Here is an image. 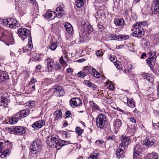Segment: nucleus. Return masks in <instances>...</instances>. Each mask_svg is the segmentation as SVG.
I'll use <instances>...</instances> for the list:
<instances>
[{"label": "nucleus", "mask_w": 159, "mask_h": 159, "mask_svg": "<svg viewBox=\"0 0 159 159\" xmlns=\"http://www.w3.org/2000/svg\"><path fill=\"white\" fill-rule=\"evenodd\" d=\"M40 141L39 140L33 141L30 146L31 151L34 154H36L40 151L41 146Z\"/></svg>", "instance_id": "4"}, {"label": "nucleus", "mask_w": 159, "mask_h": 159, "mask_svg": "<svg viewBox=\"0 0 159 159\" xmlns=\"http://www.w3.org/2000/svg\"><path fill=\"white\" fill-rule=\"evenodd\" d=\"M83 130L81 129L79 127H76L75 128V131L79 135H81L83 133Z\"/></svg>", "instance_id": "47"}, {"label": "nucleus", "mask_w": 159, "mask_h": 159, "mask_svg": "<svg viewBox=\"0 0 159 159\" xmlns=\"http://www.w3.org/2000/svg\"><path fill=\"white\" fill-rule=\"evenodd\" d=\"M119 39L121 40H125L128 39L129 38V36L128 35L121 34L118 35Z\"/></svg>", "instance_id": "46"}, {"label": "nucleus", "mask_w": 159, "mask_h": 159, "mask_svg": "<svg viewBox=\"0 0 159 159\" xmlns=\"http://www.w3.org/2000/svg\"><path fill=\"white\" fill-rule=\"evenodd\" d=\"M127 99L128 106L132 108L134 107L135 106V105L133 99L132 98H129L128 97H127Z\"/></svg>", "instance_id": "31"}, {"label": "nucleus", "mask_w": 159, "mask_h": 159, "mask_svg": "<svg viewBox=\"0 0 159 159\" xmlns=\"http://www.w3.org/2000/svg\"><path fill=\"white\" fill-rule=\"evenodd\" d=\"M9 20L8 27L11 28H15L18 27L19 24V22L16 20L12 18H9Z\"/></svg>", "instance_id": "15"}, {"label": "nucleus", "mask_w": 159, "mask_h": 159, "mask_svg": "<svg viewBox=\"0 0 159 159\" xmlns=\"http://www.w3.org/2000/svg\"><path fill=\"white\" fill-rule=\"evenodd\" d=\"M133 27L134 28V29H132V30L134 31L132 33L133 36L136 37H140L144 34V31L143 29L141 28L140 22H137L133 25Z\"/></svg>", "instance_id": "3"}, {"label": "nucleus", "mask_w": 159, "mask_h": 159, "mask_svg": "<svg viewBox=\"0 0 159 159\" xmlns=\"http://www.w3.org/2000/svg\"><path fill=\"white\" fill-rule=\"evenodd\" d=\"M45 124V122L44 120H40L33 123L32 125V126L34 128L39 129L43 126Z\"/></svg>", "instance_id": "18"}, {"label": "nucleus", "mask_w": 159, "mask_h": 159, "mask_svg": "<svg viewBox=\"0 0 159 159\" xmlns=\"http://www.w3.org/2000/svg\"><path fill=\"white\" fill-rule=\"evenodd\" d=\"M99 117V115L98 117L96 118V123L97 125L99 128V119H98V118Z\"/></svg>", "instance_id": "57"}, {"label": "nucleus", "mask_w": 159, "mask_h": 159, "mask_svg": "<svg viewBox=\"0 0 159 159\" xmlns=\"http://www.w3.org/2000/svg\"><path fill=\"white\" fill-rule=\"evenodd\" d=\"M65 143H66V141H63L60 142V141L58 140L57 139V141H56L53 147H55L57 149H59L64 145L66 144Z\"/></svg>", "instance_id": "24"}, {"label": "nucleus", "mask_w": 159, "mask_h": 159, "mask_svg": "<svg viewBox=\"0 0 159 159\" xmlns=\"http://www.w3.org/2000/svg\"><path fill=\"white\" fill-rule=\"evenodd\" d=\"M5 143V142L3 140L0 141V152H2V149L3 148L4 146L3 144Z\"/></svg>", "instance_id": "50"}, {"label": "nucleus", "mask_w": 159, "mask_h": 159, "mask_svg": "<svg viewBox=\"0 0 159 159\" xmlns=\"http://www.w3.org/2000/svg\"><path fill=\"white\" fill-rule=\"evenodd\" d=\"M26 106H28L30 108H32L34 106V101L30 100L26 103Z\"/></svg>", "instance_id": "45"}, {"label": "nucleus", "mask_w": 159, "mask_h": 159, "mask_svg": "<svg viewBox=\"0 0 159 159\" xmlns=\"http://www.w3.org/2000/svg\"><path fill=\"white\" fill-rule=\"evenodd\" d=\"M33 47V46L30 44L27 45L25 47L23 48L24 52H25L26 51L30 50Z\"/></svg>", "instance_id": "44"}, {"label": "nucleus", "mask_w": 159, "mask_h": 159, "mask_svg": "<svg viewBox=\"0 0 159 159\" xmlns=\"http://www.w3.org/2000/svg\"><path fill=\"white\" fill-rule=\"evenodd\" d=\"M34 60L37 61H40V58H39V56L36 55L34 57Z\"/></svg>", "instance_id": "63"}, {"label": "nucleus", "mask_w": 159, "mask_h": 159, "mask_svg": "<svg viewBox=\"0 0 159 159\" xmlns=\"http://www.w3.org/2000/svg\"><path fill=\"white\" fill-rule=\"evenodd\" d=\"M54 119L58 120L59 118L62 117V113L60 110H57L54 113Z\"/></svg>", "instance_id": "28"}, {"label": "nucleus", "mask_w": 159, "mask_h": 159, "mask_svg": "<svg viewBox=\"0 0 159 159\" xmlns=\"http://www.w3.org/2000/svg\"><path fill=\"white\" fill-rule=\"evenodd\" d=\"M93 29L91 25L89 24H85L82 28L81 33L80 34V41L84 42L88 39V35L93 31Z\"/></svg>", "instance_id": "1"}, {"label": "nucleus", "mask_w": 159, "mask_h": 159, "mask_svg": "<svg viewBox=\"0 0 159 159\" xmlns=\"http://www.w3.org/2000/svg\"><path fill=\"white\" fill-rule=\"evenodd\" d=\"M109 59L111 61L113 62L116 61H117L116 58L115 56H111L109 57Z\"/></svg>", "instance_id": "54"}, {"label": "nucleus", "mask_w": 159, "mask_h": 159, "mask_svg": "<svg viewBox=\"0 0 159 159\" xmlns=\"http://www.w3.org/2000/svg\"><path fill=\"white\" fill-rule=\"evenodd\" d=\"M149 57L148 58L156 59V56L155 52L150 51L148 54Z\"/></svg>", "instance_id": "38"}, {"label": "nucleus", "mask_w": 159, "mask_h": 159, "mask_svg": "<svg viewBox=\"0 0 159 159\" xmlns=\"http://www.w3.org/2000/svg\"><path fill=\"white\" fill-rule=\"evenodd\" d=\"M130 121L132 122L133 123H136V121L135 119V118L134 117H131L130 118Z\"/></svg>", "instance_id": "62"}, {"label": "nucleus", "mask_w": 159, "mask_h": 159, "mask_svg": "<svg viewBox=\"0 0 159 159\" xmlns=\"http://www.w3.org/2000/svg\"><path fill=\"white\" fill-rule=\"evenodd\" d=\"M18 33L19 36L21 38H23V39H25V37L30 36L29 30L25 28L19 29L18 30Z\"/></svg>", "instance_id": "7"}, {"label": "nucleus", "mask_w": 159, "mask_h": 159, "mask_svg": "<svg viewBox=\"0 0 159 159\" xmlns=\"http://www.w3.org/2000/svg\"><path fill=\"white\" fill-rule=\"evenodd\" d=\"M13 133L18 135H21L25 133L26 130L22 126L15 127L13 130Z\"/></svg>", "instance_id": "13"}, {"label": "nucleus", "mask_w": 159, "mask_h": 159, "mask_svg": "<svg viewBox=\"0 0 159 159\" xmlns=\"http://www.w3.org/2000/svg\"><path fill=\"white\" fill-rule=\"evenodd\" d=\"M11 151L8 149H6L3 152H0V157L2 158H5L7 155H9L11 153Z\"/></svg>", "instance_id": "30"}, {"label": "nucleus", "mask_w": 159, "mask_h": 159, "mask_svg": "<svg viewBox=\"0 0 159 159\" xmlns=\"http://www.w3.org/2000/svg\"><path fill=\"white\" fill-rule=\"evenodd\" d=\"M93 110L99 111V107L96 104H94L93 106Z\"/></svg>", "instance_id": "56"}, {"label": "nucleus", "mask_w": 159, "mask_h": 159, "mask_svg": "<svg viewBox=\"0 0 159 159\" xmlns=\"http://www.w3.org/2000/svg\"><path fill=\"white\" fill-rule=\"evenodd\" d=\"M1 38L6 45L9 46L14 43V40L12 34L7 30L2 33Z\"/></svg>", "instance_id": "2"}, {"label": "nucleus", "mask_w": 159, "mask_h": 159, "mask_svg": "<svg viewBox=\"0 0 159 159\" xmlns=\"http://www.w3.org/2000/svg\"><path fill=\"white\" fill-rule=\"evenodd\" d=\"M145 78L148 81L150 82L151 83H152L153 81V79L151 77H150L149 76V74H147L146 75Z\"/></svg>", "instance_id": "49"}, {"label": "nucleus", "mask_w": 159, "mask_h": 159, "mask_svg": "<svg viewBox=\"0 0 159 159\" xmlns=\"http://www.w3.org/2000/svg\"><path fill=\"white\" fill-rule=\"evenodd\" d=\"M109 38L110 40H116L119 39L118 36L116 34H113L110 35Z\"/></svg>", "instance_id": "42"}, {"label": "nucleus", "mask_w": 159, "mask_h": 159, "mask_svg": "<svg viewBox=\"0 0 159 159\" xmlns=\"http://www.w3.org/2000/svg\"><path fill=\"white\" fill-rule=\"evenodd\" d=\"M52 14L51 12H46L44 15V16L47 19H48L52 17Z\"/></svg>", "instance_id": "48"}, {"label": "nucleus", "mask_w": 159, "mask_h": 159, "mask_svg": "<svg viewBox=\"0 0 159 159\" xmlns=\"http://www.w3.org/2000/svg\"><path fill=\"white\" fill-rule=\"evenodd\" d=\"M114 64L116 68L119 70H122V66L120 62L118 61H116L114 62Z\"/></svg>", "instance_id": "36"}, {"label": "nucleus", "mask_w": 159, "mask_h": 159, "mask_svg": "<svg viewBox=\"0 0 159 159\" xmlns=\"http://www.w3.org/2000/svg\"><path fill=\"white\" fill-rule=\"evenodd\" d=\"M9 77L6 73H2L0 75V82H2L8 80Z\"/></svg>", "instance_id": "33"}, {"label": "nucleus", "mask_w": 159, "mask_h": 159, "mask_svg": "<svg viewBox=\"0 0 159 159\" xmlns=\"http://www.w3.org/2000/svg\"><path fill=\"white\" fill-rule=\"evenodd\" d=\"M82 104V101L77 98H73L70 102V105L73 108L79 107Z\"/></svg>", "instance_id": "8"}, {"label": "nucleus", "mask_w": 159, "mask_h": 159, "mask_svg": "<svg viewBox=\"0 0 159 159\" xmlns=\"http://www.w3.org/2000/svg\"><path fill=\"white\" fill-rule=\"evenodd\" d=\"M30 111L27 109H24L22 111H20L19 112L16 114L17 117L19 119H21L24 117H26L30 113Z\"/></svg>", "instance_id": "11"}, {"label": "nucleus", "mask_w": 159, "mask_h": 159, "mask_svg": "<svg viewBox=\"0 0 159 159\" xmlns=\"http://www.w3.org/2000/svg\"><path fill=\"white\" fill-rule=\"evenodd\" d=\"M30 89L32 91H34L35 90V86L34 85H33L31 87H30Z\"/></svg>", "instance_id": "64"}, {"label": "nucleus", "mask_w": 159, "mask_h": 159, "mask_svg": "<svg viewBox=\"0 0 159 159\" xmlns=\"http://www.w3.org/2000/svg\"><path fill=\"white\" fill-rule=\"evenodd\" d=\"M57 42L56 43L53 42H51L49 45V48L52 51L55 50L57 47Z\"/></svg>", "instance_id": "35"}, {"label": "nucleus", "mask_w": 159, "mask_h": 159, "mask_svg": "<svg viewBox=\"0 0 159 159\" xmlns=\"http://www.w3.org/2000/svg\"><path fill=\"white\" fill-rule=\"evenodd\" d=\"M65 136L66 138H69L70 136V134L67 131H65L64 132Z\"/></svg>", "instance_id": "59"}, {"label": "nucleus", "mask_w": 159, "mask_h": 159, "mask_svg": "<svg viewBox=\"0 0 159 159\" xmlns=\"http://www.w3.org/2000/svg\"><path fill=\"white\" fill-rule=\"evenodd\" d=\"M84 0H76L75 3L76 6L78 7H81L84 5Z\"/></svg>", "instance_id": "37"}, {"label": "nucleus", "mask_w": 159, "mask_h": 159, "mask_svg": "<svg viewBox=\"0 0 159 159\" xmlns=\"http://www.w3.org/2000/svg\"><path fill=\"white\" fill-rule=\"evenodd\" d=\"M57 7L56 9V11L58 12V16L59 18H61V16L65 14L64 11L65 7L62 3H59L57 4Z\"/></svg>", "instance_id": "9"}, {"label": "nucleus", "mask_w": 159, "mask_h": 159, "mask_svg": "<svg viewBox=\"0 0 159 159\" xmlns=\"http://www.w3.org/2000/svg\"><path fill=\"white\" fill-rule=\"evenodd\" d=\"M45 62L47 63L46 67L45 68L46 71L48 72H52L54 69L55 65L53 60L49 58L45 60Z\"/></svg>", "instance_id": "5"}, {"label": "nucleus", "mask_w": 159, "mask_h": 159, "mask_svg": "<svg viewBox=\"0 0 159 159\" xmlns=\"http://www.w3.org/2000/svg\"><path fill=\"white\" fill-rule=\"evenodd\" d=\"M124 148H121L119 147L116 151V154L117 155V157L118 158H120L121 157H123V154L124 153Z\"/></svg>", "instance_id": "25"}, {"label": "nucleus", "mask_w": 159, "mask_h": 159, "mask_svg": "<svg viewBox=\"0 0 159 159\" xmlns=\"http://www.w3.org/2000/svg\"><path fill=\"white\" fill-rule=\"evenodd\" d=\"M9 20V18L3 20L1 22V25L8 27Z\"/></svg>", "instance_id": "41"}, {"label": "nucleus", "mask_w": 159, "mask_h": 159, "mask_svg": "<svg viewBox=\"0 0 159 159\" xmlns=\"http://www.w3.org/2000/svg\"><path fill=\"white\" fill-rule=\"evenodd\" d=\"M140 25L141 26V27L142 26H147L148 25V22L146 21H143L141 22H140Z\"/></svg>", "instance_id": "55"}, {"label": "nucleus", "mask_w": 159, "mask_h": 159, "mask_svg": "<svg viewBox=\"0 0 159 159\" xmlns=\"http://www.w3.org/2000/svg\"><path fill=\"white\" fill-rule=\"evenodd\" d=\"M95 153L93 152L91 153L89 157V159H94V158L95 159H97L99 157V154L98 153H96L95 155H94Z\"/></svg>", "instance_id": "39"}, {"label": "nucleus", "mask_w": 159, "mask_h": 159, "mask_svg": "<svg viewBox=\"0 0 159 159\" xmlns=\"http://www.w3.org/2000/svg\"><path fill=\"white\" fill-rule=\"evenodd\" d=\"M156 60V59L148 58L146 60V61L148 65L150 68H152L155 65Z\"/></svg>", "instance_id": "26"}, {"label": "nucleus", "mask_w": 159, "mask_h": 159, "mask_svg": "<svg viewBox=\"0 0 159 159\" xmlns=\"http://www.w3.org/2000/svg\"><path fill=\"white\" fill-rule=\"evenodd\" d=\"M151 10L155 12H159V0H153Z\"/></svg>", "instance_id": "16"}, {"label": "nucleus", "mask_w": 159, "mask_h": 159, "mask_svg": "<svg viewBox=\"0 0 159 159\" xmlns=\"http://www.w3.org/2000/svg\"><path fill=\"white\" fill-rule=\"evenodd\" d=\"M115 138V136L114 135H112L111 136H109L107 138L108 140H114Z\"/></svg>", "instance_id": "61"}, {"label": "nucleus", "mask_w": 159, "mask_h": 159, "mask_svg": "<svg viewBox=\"0 0 159 159\" xmlns=\"http://www.w3.org/2000/svg\"><path fill=\"white\" fill-rule=\"evenodd\" d=\"M59 62L61 64L62 66L64 67L66 66L67 65L66 62L64 61L63 58L62 57H61L59 60Z\"/></svg>", "instance_id": "43"}, {"label": "nucleus", "mask_w": 159, "mask_h": 159, "mask_svg": "<svg viewBox=\"0 0 159 159\" xmlns=\"http://www.w3.org/2000/svg\"><path fill=\"white\" fill-rule=\"evenodd\" d=\"M17 116L16 114L15 115H14L13 117L9 119V122L12 125L16 124L18 120L20 119Z\"/></svg>", "instance_id": "29"}, {"label": "nucleus", "mask_w": 159, "mask_h": 159, "mask_svg": "<svg viewBox=\"0 0 159 159\" xmlns=\"http://www.w3.org/2000/svg\"><path fill=\"white\" fill-rule=\"evenodd\" d=\"M36 82H37V80L34 78L32 77L31 80L29 82L30 85H32L34 84Z\"/></svg>", "instance_id": "52"}, {"label": "nucleus", "mask_w": 159, "mask_h": 159, "mask_svg": "<svg viewBox=\"0 0 159 159\" xmlns=\"http://www.w3.org/2000/svg\"><path fill=\"white\" fill-rule=\"evenodd\" d=\"M107 125V122L105 116L100 113V129L105 128Z\"/></svg>", "instance_id": "12"}, {"label": "nucleus", "mask_w": 159, "mask_h": 159, "mask_svg": "<svg viewBox=\"0 0 159 159\" xmlns=\"http://www.w3.org/2000/svg\"><path fill=\"white\" fill-rule=\"evenodd\" d=\"M65 30L69 34L71 35L73 33V30L72 25L70 23L66 22L64 26Z\"/></svg>", "instance_id": "20"}, {"label": "nucleus", "mask_w": 159, "mask_h": 159, "mask_svg": "<svg viewBox=\"0 0 159 159\" xmlns=\"http://www.w3.org/2000/svg\"><path fill=\"white\" fill-rule=\"evenodd\" d=\"M147 156L151 159H158L159 157L158 155L155 152L148 154Z\"/></svg>", "instance_id": "27"}, {"label": "nucleus", "mask_w": 159, "mask_h": 159, "mask_svg": "<svg viewBox=\"0 0 159 159\" xmlns=\"http://www.w3.org/2000/svg\"><path fill=\"white\" fill-rule=\"evenodd\" d=\"M155 141V137L153 136H148L143 142V144L148 147L153 145Z\"/></svg>", "instance_id": "6"}, {"label": "nucleus", "mask_w": 159, "mask_h": 159, "mask_svg": "<svg viewBox=\"0 0 159 159\" xmlns=\"http://www.w3.org/2000/svg\"><path fill=\"white\" fill-rule=\"evenodd\" d=\"M142 150V148L141 145L137 144L134 146V152H136L138 153H140Z\"/></svg>", "instance_id": "34"}, {"label": "nucleus", "mask_w": 159, "mask_h": 159, "mask_svg": "<svg viewBox=\"0 0 159 159\" xmlns=\"http://www.w3.org/2000/svg\"><path fill=\"white\" fill-rule=\"evenodd\" d=\"M86 70H88L89 72L92 74L93 75L94 77L99 78V72L97 71L94 68H91V66H86L85 67Z\"/></svg>", "instance_id": "14"}, {"label": "nucleus", "mask_w": 159, "mask_h": 159, "mask_svg": "<svg viewBox=\"0 0 159 159\" xmlns=\"http://www.w3.org/2000/svg\"><path fill=\"white\" fill-rule=\"evenodd\" d=\"M57 138L53 136L48 137L47 139V144L51 147H54L55 143L57 141Z\"/></svg>", "instance_id": "10"}, {"label": "nucleus", "mask_w": 159, "mask_h": 159, "mask_svg": "<svg viewBox=\"0 0 159 159\" xmlns=\"http://www.w3.org/2000/svg\"><path fill=\"white\" fill-rule=\"evenodd\" d=\"M122 124L121 121L119 119H117L113 122V126L115 129V132H117Z\"/></svg>", "instance_id": "19"}, {"label": "nucleus", "mask_w": 159, "mask_h": 159, "mask_svg": "<svg viewBox=\"0 0 159 159\" xmlns=\"http://www.w3.org/2000/svg\"><path fill=\"white\" fill-rule=\"evenodd\" d=\"M141 44L143 47L144 50L148 51L150 47V43L146 39H142Z\"/></svg>", "instance_id": "21"}, {"label": "nucleus", "mask_w": 159, "mask_h": 159, "mask_svg": "<svg viewBox=\"0 0 159 159\" xmlns=\"http://www.w3.org/2000/svg\"><path fill=\"white\" fill-rule=\"evenodd\" d=\"M53 89L57 93H59L60 96H63L65 94V92L61 86H54Z\"/></svg>", "instance_id": "22"}, {"label": "nucleus", "mask_w": 159, "mask_h": 159, "mask_svg": "<svg viewBox=\"0 0 159 159\" xmlns=\"http://www.w3.org/2000/svg\"><path fill=\"white\" fill-rule=\"evenodd\" d=\"M85 72L84 70H81L78 72L77 74V76L79 77L84 78L86 75Z\"/></svg>", "instance_id": "40"}, {"label": "nucleus", "mask_w": 159, "mask_h": 159, "mask_svg": "<svg viewBox=\"0 0 159 159\" xmlns=\"http://www.w3.org/2000/svg\"><path fill=\"white\" fill-rule=\"evenodd\" d=\"M115 24L118 26H122L124 24V20L122 19H116L114 20Z\"/></svg>", "instance_id": "32"}, {"label": "nucleus", "mask_w": 159, "mask_h": 159, "mask_svg": "<svg viewBox=\"0 0 159 159\" xmlns=\"http://www.w3.org/2000/svg\"><path fill=\"white\" fill-rule=\"evenodd\" d=\"M83 83L87 86L94 90L97 89L98 86L93 84L91 82L88 80H85L83 81Z\"/></svg>", "instance_id": "23"}, {"label": "nucleus", "mask_w": 159, "mask_h": 159, "mask_svg": "<svg viewBox=\"0 0 159 159\" xmlns=\"http://www.w3.org/2000/svg\"><path fill=\"white\" fill-rule=\"evenodd\" d=\"M71 114L70 112L69 111H67L66 112V116L67 118H68L70 117V116Z\"/></svg>", "instance_id": "60"}, {"label": "nucleus", "mask_w": 159, "mask_h": 159, "mask_svg": "<svg viewBox=\"0 0 159 159\" xmlns=\"http://www.w3.org/2000/svg\"><path fill=\"white\" fill-rule=\"evenodd\" d=\"M7 99L6 98L4 97H1V103L4 104H6L7 103Z\"/></svg>", "instance_id": "53"}, {"label": "nucleus", "mask_w": 159, "mask_h": 159, "mask_svg": "<svg viewBox=\"0 0 159 159\" xmlns=\"http://www.w3.org/2000/svg\"><path fill=\"white\" fill-rule=\"evenodd\" d=\"M140 153H138L134 152L133 153V159H139V154Z\"/></svg>", "instance_id": "51"}, {"label": "nucleus", "mask_w": 159, "mask_h": 159, "mask_svg": "<svg viewBox=\"0 0 159 159\" xmlns=\"http://www.w3.org/2000/svg\"><path fill=\"white\" fill-rule=\"evenodd\" d=\"M130 138L129 137H122L121 141V143L119 145V147L121 148H125V146L128 145L129 141Z\"/></svg>", "instance_id": "17"}, {"label": "nucleus", "mask_w": 159, "mask_h": 159, "mask_svg": "<svg viewBox=\"0 0 159 159\" xmlns=\"http://www.w3.org/2000/svg\"><path fill=\"white\" fill-rule=\"evenodd\" d=\"M107 86L109 89L111 90H113L114 88V86L112 84H107Z\"/></svg>", "instance_id": "58"}]
</instances>
